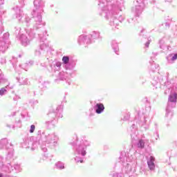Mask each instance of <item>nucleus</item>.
<instances>
[{"instance_id": "nucleus-10", "label": "nucleus", "mask_w": 177, "mask_h": 177, "mask_svg": "<svg viewBox=\"0 0 177 177\" xmlns=\"http://www.w3.org/2000/svg\"><path fill=\"white\" fill-rule=\"evenodd\" d=\"M0 177H2V176L0 174Z\"/></svg>"}, {"instance_id": "nucleus-3", "label": "nucleus", "mask_w": 177, "mask_h": 177, "mask_svg": "<svg viewBox=\"0 0 177 177\" xmlns=\"http://www.w3.org/2000/svg\"><path fill=\"white\" fill-rule=\"evenodd\" d=\"M169 102H176L177 100V94L174 93L172 95L169 96Z\"/></svg>"}, {"instance_id": "nucleus-9", "label": "nucleus", "mask_w": 177, "mask_h": 177, "mask_svg": "<svg viewBox=\"0 0 177 177\" xmlns=\"http://www.w3.org/2000/svg\"><path fill=\"white\" fill-rule=\"evenodd\" d=\"M80 162H84V160H81Z\"/></svg>"}, {"instance_id": "nucleus-6", "label": "nucleus", "mask_w": 177, "mask_h": 177, "mask_svg": "<svg viewBox=\"0 0 177 177\" xmlns=\"http://www.w3.org/2000/svg\"><path fill=\"white\" fill-rule=\"evenodd\" d=\"M34 131H35V126L34 124H32L30 130V133H33Z\"/></svg>"}, {"instance_id": "nucleus-1", "label": "nucleus", "mask_w": 177, "mask_h": 177, "mask_svg": "<svg viewBox=\"0 0 177 177\" xmlns=\"http://www.w3.org/2000/svg\"><path fill=\"white\" fill-rule=\"evenodd\" d=\"M95 107H96L95 113H97V114H102V113L104 111V105L102 103L97 104L95 105Z\"/></svg>"}, {"instance_id": "nucleus-8", "label": "nucleus", "mask_w": 177, "mask_h": 177, "mask_svg": "<svg viewBox=\"0 0 177 177\" xmlns=\"http://www.w3.org/2000/svg\"><path fill=\"white\" fill-rule=\"evenodd\" d=\"M176 59H177V54H175V55L172 57L171 60H176Z\"/></svg>"}, {"instance_id": "nucleus-5", "label": "nucleus", "mask_w": 177, "mask_h": 177, "mask_svg": "<svg viewBox=\"0 0 177 177\" xmlns=\"http://www.w3.org/2000/svg\"><path fill=\"white\" fill-rule=\"evenodd\" d=\"M138 147H140L141 149H143V147H145V142H143V140H140L138 143Z\"/></svg>"}, {"instance_id": "nucleus-2", "label": "nucleus", "mask_w": 177, "mask_h": 177, "mask_svg": "<svg viewBox=\"0 0 177 177\" xmlns=\"http://www.w3.org/2000/svg\"><path fill=\"white\" fill-rule=\"evenodd\" d=\"M147 164L149 169H151V171L154 170V169L156 168V165H154V158L153 156L150 157V159L147 162Z\"/></svg>"}, {"instance_id": "nucleus-4", "label": "nucleus", "mask_w": 177, "mask_h": 177, "mask_svg": "<svg viewBox=\"0 0 177 177\" xmlns=\"http://www.w3.org/2000/svg\"><path fill=\"white\" fill-rule=\"evenodd\" d=\"M62 62L64 64H67L70 62V58L68 57L64 56L62 58Z\"/></svg>"}, {"instance_id": "nucleus-7", "label": "nucleus", "mask_w": 177, "mask_h": 177, "mask_svg": "<svg viewBox=\"0 0 177 177\" xmlns=\"http://www.w3.org/2000/svg\"><path fill=\"white\" fill-rule=\"evenodd\" d=\"M5 92H6V89H5V88H1L0 89V95H3V93H5Z\"/></svg>"}]
</instances>
